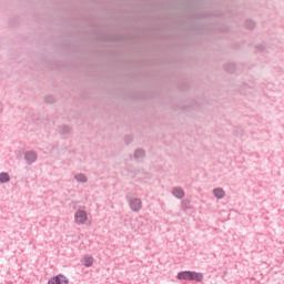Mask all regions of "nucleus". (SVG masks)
Listing matches in <instances>:
<instances>
[{
	"mask_svg": "<svg viewBox=\"0 0 284 284\" xmlns=\"http://www.w3.org/2000/svg\"><path fill=\"white\" fill-rule=\"evenodd\" d=\"M10 175L8 173H0V183H8Z\"/></svg>",
	"mask_w": 284,
	"mask_h": 284,
	"instance_id": "9d476101",
	"label": "nucleus"
},
{
	"mask_svg": "<svg viewBox=\"0 0 284 284\" xmlns=\"http://www.w3.org/2000/svg\"><path fill=\"white\" fill-rule=\"evenodd\" d=\"M26 159L27 161H29L30 163H34V161H37V153L34 152H28L26 154Z\"/></svg>",
	"mask_w": 284,
	"mask_h": 284,
	"instance_id": "0eeeda50",
	"label": "nucleus"
},
{
	"mask_svg": "<svg viewBox=\"0 0 284 284\" xmlns=\"http://www.w3.org/2000/svg\"><path fill=\"white\" fill-rule=\"evenodd\" d=\"M68 277L64 275H58L49 280L48 284H69Z\"/></svg>",
	"mask_w": 284,
	"mask_h": 284,
	"instance_id": "f257e3e1",
	"label": "nucleus"
},
{
	"mask_svg": "<svg viewBox=\"0 0 284 284\" xmlns=\"http://www.w3.org/2000/svg\"><path fill=\"white\" fill-rule=\"evenodd\" d=\"M173 194L176 196V199H183V196H185V193L181 189H174Z\"/></svg>",
	"mask_w": 284,
	"mask_h": 284,
	"instance_id": "1a4fd4ad",
	"label": "nucleus"
},
{
	"mask_svg": "<svg viewBox=\"0 0 284 284\" xmlns=\"http://www.w3.org/2000/svg\"><path fill=\"white\" fill-rule=\"evenodd\" d=\"M135 156H136V158L143 156V151H136V152H135Z\"/></svg>",
	"mask_w": 284,
	"mask_h": 284,
	"instance_id": "f8f14e48",
	"label": "nucleus"
},
{
	"mask_svg": "<svg viewBox=\"0 0 284 284\" xmlns=\"http://www.w3.org/2000/svg\"><path fill=\"white\" fill-rule=\"evenodd\" d=\"M75 179H77V181H80L81 183H85V181H88V179L83 174L77 175Z\"/></svg>",
	"mask_w": 284,
	"mask_h": 284,
	"instance_id": "9b49d317",
	"label": "nucleus"
},
{
	"mask_svg": "<svg viewBox=\"0 0 284 284\" xmlns=\"http://www.w3.org/2000/svg\"><path fill=\"white\" fill-rule=\"evenodd\" d=\"M74 217L75 222L79 223L80 225H83V223L88 221V214L85 213V211H78Z\"/></svg>",
	"mask_w": 284,
	"mask_h": 284,
	"instance_id": "f03ea898",
	"label": "nucleus"
},
{
	"mask_svg": "<svg viewBox=\"0 0 284 284\" xmlns=\"http://www.w3.org/2000/svg\"><path fill=\"white\" fill-rule=\"evenodd\" d=\"M94 263V258L92 256H85L83 258V265H85V267H92Z\"/></svg>",
	"mask_w": 284,
	"mask_h": 284,
	"instance_id": "423d86ee",
	"label": "nucleus"
},
{
	"mask_svg": "<svg viewBox=\"0 0 284 284\" xmlns=\"http://www.w3.org/2000/svg\"><path fill=\"white\" fill-rule=\"evenodd\" d=\"M131 209L133 210V212H139V210H141V200L135 199L131 202Z\"/></svg>",
	"mask_w": 284,
	"mask_h": 284,
	"instance_id": "20e7f679",
	"label": "nucleus"
},
{
	"mask_svg": "<svg viewBox=\"0 0 284 284\" xmlns=\"http://www.w3.org/2000/svg\"><path fill=\"white\" fill-rule=\"evenodd\" d=\"M179 281H191V272L184 271L178 274Z\"/></svg>",
	"mask_w": 284,
	"mask_h": 284,
	"instance_id": "7ed1b4c3",
	"label": "nucleus"
},
{
	"mask_svg": "<svg viewBox=\"0 0 284 284\" xmlns=\"http://www.w3.org/2000/svg\"><path fill=\"white\" fill-rule=\"evenodd\" d=\"M191 281H196L197 283H201V281H203V274L191 272Z\"/></svg>",
	"mask_w": 284,
	"mask_h": 284,
	"instance_id": "39448f33",
	"label": "nucleus"
},
{
	"mask_svg": "<svg viewBox=\"0 0 284 284\" xmlns=\"http://www.w3.org/2000/svg\"><path fill=\"white\" fill-rule=\"evenodd\" d=\"M213 192L216 199H223V196H225V191H223V189H215Z\"/></svg>",
	"mask_w": 284,
	"mask_h": 284,
	"instance_id": "6e6552de",
	"label": "nucleus"
}]
</instances>
